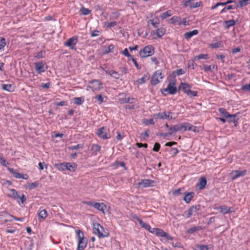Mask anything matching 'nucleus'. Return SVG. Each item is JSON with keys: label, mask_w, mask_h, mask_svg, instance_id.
Instances as JSON below:
<instances>
[{"label": "nucleus", "mask_w": 250, "mask_h": 250, "mask_svg": "<svg viewBox=\"0 0 250 250\" xmlns=\"http://www.w3.org/2000/svg\"><path fill=\"white\" fill-rule=\"evenodd\" d=\"M76 233L78 238L77 248L81 250H84L87 245V239L84 237L83 232L81 230H76Z\"/></svg>", "instance_id": "nucleus-1"}, {"label": "nucleus", "mask_w": 250, "mask_h": 250, "mask_svg": "<svg viewBox=\"0 0 250 250\" xmlns=\"http://www.w3.org/2000/svg\"><path fill=\"white\" fill-rule=\"evenodd\" d=\"M103 87V83L100 80L94 79L88 82L86 90H91L93 92L99 91Z\"/></svg>", "instance_id": "nucleus-2"}, {"label": "nucleus", "mask_w": 250, "mask_h": 250, "mask_svg": "<svg viewBox=\"0 0 250 250\" xmlns=\"http://www.w3.org/2000/svg\"><path fill=\"white\" fill-rule=\"evenodd\" d=\"M93 232L99 238L107 237L109 233L107 229H104L99 223H95L93 225Z\"/></svg>", "instance_id": "nucleus-3"}, {"label": "nucleus", "mask_w": 250, "mask_h": 250, "mask_svg": "<svg viewBox=\"0 0 250 250\" xmlns=\"http://www.w3.org/2000/svg\"><path fill=\"white\" fill-rule=\"evenodd\" d=\"M155 49L152 45H148L141 49L139 52L141 58H147L151 57L154 54Z\"/></svg>", "instance_id": "nucleus-4"}, {"label": "nucleus", "mask_w": 250, "mask_h": 250, "mask_svg": "<svg viewBox=\"0 0 250 250\" xmlns=\"http://www.w3.org/2000/svg\"><path fill=\"white\" fill-rule=\"evenodd\" d=\"M82 203L84 205L93 207L97 210L102 212L103 213H105L106 206L104 203H95L92 201H83L82 202Z\"/></svg>", "instance_id": "nucleus-5"}, {"label": "nucleus", "mask_w": 250, "mask_h": 250, "mask_svg": "<svg viewBox=\"0 0 250 250\" xmlns=\"http://www.w3.org/2000/svg\"><path fill=\"white\" fill-rule=\"evenodd\" d=\"M8 192L7 196L16 200L18 202L20 201L22 204H23L25 201V196L24 194H22L21 196H20L16 190L14 189H9Z\"/></svg>", "instance_id": "nucleus-6"}, {"label": "nucleus", "mask_w": 250, "mask_h": 250, "mask_svg": "<svg viewBox=\"0 0 250 250\" xmlns=\"http://www.w3.org/2000/svg\"><path fill=\"white\" fill-rule=\"evenodd\" d=\"M78 42V37L74 36L67 39V40L64 43V45L66 47H68L71 50H76V45Z\"/></svg>", "instance_id": "nucleus-7"}, {"label": "nucleus", "mask_w": 250, "mask_h": 250, "mask_svg": "<svg viewBox=\"0 0 250 250\" xmlns=\"http://www.w3.org/2000/svg\"><path fill=\"white\" fill-rule=\"evenodd\" d=\"M163 77L162 71L161 70H158L152 76L151 83L154 85L157 84L162 81Z\"/></svg>", "instance_id": "nucleus-8"}, {"label": "nucleus", "mask_w": 250, "mask_h": 250, "mask_svg": "<svg viewBox=\"0 0 250 250\" xmlns=\"http://www.w3.org/2000/svg\"><path fill=\"white\" fill-rule=\"evenodd\" d=\"M152 233L155 234L157 236L164 237L169 240H172L173 238L168 233L165 232L162 229L159 228H153L151 231Z\"/></svg>", "instance_id": "nucleus-9"}, {"label": "nucleus", "mask_w": 250, "mask_h": 250, "mask_svg": "<svg viewBox=\"0 0 250 250\" xmlns=\"http://www.w3.org/2000/svg\"><path fill=\"white\" fill-rule=\"evenodd\" d=\"M177 89L175 86V83L174 82L170 83L167 87L162 90V93L163 94L166 95L167 94H174L176 93Z\"/></svg>", "instance_id": "nucleus-10"}, {"label": "nucleus", "mask_w": 250, "mask_h": 250, "mask_svg": "<svg viewBox=\"0 0 250 250\" xmlns=\"http://www.w3.org/2000/svg\"><path fill=\"white\" fill-rule=\"evenodd\" d=\"M180 131H185L187 130H192L194 132L196 131L197 127L192 125L188 123H183L179 124Z\"/></svg>", "instance_id": "nucleus-11"}, {"label": "nucleus", "mask_w": 250, "mask_h": 250, "mask_svg": "<svg viewBox=\"0 0 250 250\" xmlns=\"http://www.w3.org/2000/svg\"><path fill=\"white\" fill-rule=\"evenodd\" d=\"M154 183L155 181L153 180L148 179H144L140 180V181L138 183V186L139 187L145 188L152 187L154 186Z\"/></svg>", "instance_id": "nucleus-12"}, {"label": "nucleus", "mask_w": 250, "mask_h": 250, "mask_svg": "<svg viewBox=\"0 0 250 250\" xmlns=\"http://www.w3.org/2000/svg\"><path fill=\"white\" fill-rule=\"evenodd\" d=\"M106 127L103 126L99 128L97 132V135L103 139H107L110 138V135L107 133Z\"/></svg>", "instance_id": "nucleus-13"}, {"label": "nucleus", "mask_w": 250, "mask_h": 250, "mask_svg": "<svg viewBox=\"0 0 250 250\" xmlns=\"http://www.w3.org/2000/svg\"><path fill=\"white\" fill-rule=\"evenodd\" d=\"M194 0H187L186 1H183V2L184 7L189 6L191 9H193L199 7L202 5V2L199 1L194 2Z\"/></svg>", "instance_id": "nucleus-14"}, {"label": "nucleus", "mask_w": 250, "mask_h": 250, "mask_svg": "<svg viewBox=\"0 0 250 250\" xmlns=\"http://www.w3.org/2000/svg\"><path fill=\"white\" fill-rule=\"evenodd\" d=\"M35 67L36 71L39 73L44 72L47 69V66L45 62H39L35 63Z\"/></svg>", "instance_id": "nucleus-15"}, {"label": "nucleus", "mask_w": 250, "mask_h": 250, "mask_svg": "<svg viewBox=\"0 0 250 250\" xmlns=\"http://www.w3.org/2000/svg\"><path fill=\"white\" fill-rule=\"evenodd\" d=\"M216 210H219L220 212L223 214H226L229 212L234 211L233 208L231 207H228L226 206H221L214 208Z\"/></svg>", "instance_id": "nucleus-16"}, {"label": "nucleus", "mask_w": 250, "mask_h": 250, "mask_svg": "<svg viewBox=\"0 0 250 250\" xmlns=\"http://www.w3.org/2000/svg\"><path fill=\"white\" fill-rule=\"evenodd\" d=\"M134 218L139 223V224L141 226V227L144 229H145L146 230H148L149 232L151 233V231L152 230V229H151L150 226L147 224L145 223L142 219L139 218L138 216H135L134 217Z\"/></svg>", "instance_id": "nucleus-17"}, {"label": "nucleus", "mask_w": 250, "mask_h": 250, "mask_svg": "<svg viewBox=\"0 0 250 250\" xmlns=\"http://www.w3.org/2000/svg\"><path fill=\"white\" fill-rule=\"evenodd\" d=\"M219 113L221 115L225 118L230 119L231 118H235L236 116V114H229L225 108H220L218 109Z\"/></svg>", "instance_id": "nucleus-18"}, {"label": "nucleus", "mask_w": 250, "mask_h": 250, "mask_svg": "<svg viewBox=\"0 0 250 250\" xmlns=\"http://www.w3.org/2000/svg\"><path fill=\"white\" fill-rule=\"evenodd\" d=\"M246 170H244L243 171H240L237 170H233L232 171L231 173L232 174L234 173L235 175L232 177L231 179L232 180H234L239 177L244 176V175H246Z\"/></svg>", "instance_id": "nucleus-19"}, {"label": "nucleus", "mask_w": 250, "mask_h": 250, "mask_svg": "<svg viewBox=\"0 0 250 250\" xmlns=\"http://www.w3.org/2000/svg\"><path fill=\"white\" fill-rule=\"evenodd\" d=\"M207 183V181L206 178L204 177H201L199 180V182L197 185V186L200 189H203Z\"/></svg>", "instance_id": "nucleus-20"}, {"label": "nucleus", "mask_w": 250, "mask_h": 250, "mask_svg": "<svg viewBox=\"0 0 250 250\" xmlns=\"http://www.w3.org/2000/svg\"><path fill=\"white\" fill-rule=\"evenodd\" d=\"M149 78L148 74H145L141 78L138 79L134 82V84L140 85L146 82Z\"/></svg>", "instance_id": "nucleus-21"}, {"label": "nucleus", "mask_w": 250, "mask_h": 250, "mask_svg": "<svg viewBox=\"0 0 250 250\" xmlns=\"http://www.w3.org/2000/svg\"><path fill=\"white\" fill-rule=\"evenodd\" d=\"M198 208L196 206H191L188 210L185 212L186 218H189L192 215L193 213L196 212Z\"/></svg>", "instance_id": "nucleus-22"}, {"label": "nucleus", "mask_w": 250, "mask_h": 250, "mask_svg": "<svg viewBox=\"0 0 250 250\" xmlns=\"http://www.w3.org/2000/svg\"><path fill=\"white\" fill-rule=\"evenodd\" d=\"M198 34V31L197 29L193 30L191 31L186 32L184 34V37L187 40H188L193 36L197 35Z\"/></svg>", "instance_id": "nucleus-23"}, {"label": "nucleus", "mask_w": 250, "mask_h": 250, "mask_svg": "<svg viewBox=\"0 0 250 250\" xmlns=\"http://www.w3.org/2000/svg\"><path fill=\"white\" fill-rule=\"evenodd\" d=\"M194 193L193 192L185 193L183 200L187 203H189L194 197Z\"/></svg>", "instance_id": "nucleus-24"}, {"label": "nucleus", "mask_w": 250, "mask_h": 250, "mask_svg": "<svg viewBox=\"0 0 250 250\" xmlns=\"http://www.w3.org/2000/svg\"><path fill=\"white\" fill-rule=\"evenodd\" d=\"M77 164L75 163H70L66 162V170L71 172H74L77 169Z\"/></svg>", "instance_id": "nucleus-25"}, {"label": "nucleus", "mask_w": 250, "mask_h": 250, "mask_svg": "<svg viewBox=\"0 0 250 250\" xmlns=\"http://www.w3.org/2000/svg\"><path fill=\"white\" fill-rule=\"evenodd\" d=\"M163 114V119H175L176 117H173L174 115L172 112L167 111V112H162Z\"/></svg>", "instance_id": "nucleus-26"}, {"label": "nucleus", "mask_w": 250, "mask_h": 250, "mask_svg": "<svg viewBox=\"0 0 250 250\" xmlns=\"http://www.w3.org/2000/svg\"><path fill=\"white\" fill-rule=\"evenodd\" d=\"M105 73L116 79H118L120 77V74L114 70H106Z\"/></svg>", "instance_id": "nucleus-27"}, {"label": "nucleus", "mask_w": 250, "mask_h": 250, "mask_svg": "<svg viewBox=\"0 0 250 250\" xmlns=\"http://www.w3.org/2000/svg\"><path fill=\"white\" fill-rule=\"evenodd\" d=\"M180 87L183 91V92L187 94L191 89L190 85L187 83H182Z\"/></svg>", "instance_id": "nucleus-28"}, {"label": "nucleus", "mask_w": 250, "mask_h": 250, "mask_svg": "<svg viewBox=\"0 0 250 250\" xmlns=\"http://www.w3.org/2000/svg\"><path fill=\"white\" fill-rule=\"evenodd\" d=\"M169 131L170 132L168 133V134L170 135H171L173 133L180 131V128L179 127V124L175 125L172 126H171L170 128H169ZM167 135V134H166L164 136H166Z\"/></svg>", "instance_id": "nucleus-29"}, {"label": "nucleus", "mask_w": 250, "mask_h": 250, "mask_svg": "<svg viewBox=\"0 0 250 250\" xmlns=\"http://www.w3.org/2000/svg\"><path fill=\"white\" fill-rule=\"evenodd\" d=\"M54 167L59 171H64L66 170V162L55 164L54 165Z\"/></svg>", "instance_id": "nucleus-30"}, {"label": "nucleus", "mask_w": 250, "mask_h": 250, "mask_svg": "<svg viewBox=\"0 0 250 250\" xmlns=\"http://www.w3.org/2000/svg\"><path fill=\"white\" fill-rule=\"evenodd\" d=\"M235 24L236 21L233 20L226 21L223 23V25L226 29H229L231 26H234Z\"/></svg>", "instance_id": "nucleus-31"}, {"label": "nucleus", "mask_w": 250, "mask_h": 250, "mask_svg": "<svg viewBox=\"0 0 250 250\" xmlns=\"http://www.w3.org/2000/svg\"><path fill=\"white\" fill-rule=\"evenodd\" d=\"M7 170L12 174L14 175V176L17 179H20L21 173L17 172L14 168L7 167Z\"/></svg>", "instance_id": "nucleus-32"}, {"label": "nucleus", "mask_w": 250, "mask_h": 250, "mask_svg": "<svg viewBox=\"0 0 250 250\" xmlns=\"http://www.w3.org/2000/svg\"><path fill=\"white\" fill-rule=\"evenodd\" d=\"M166 30L165 28L163 27L159 28L156 31V34L158 37L161 38L163 37L166 33Z\"/></svg>", "instance_id": "nucleus-33"}, {"label": "nucleus", "mask_w": 250, "mask_h": 250, "mask_svg": "<svg viewBox=\"0 0 250 250\" xmlns=\"http://www.w3.org/2000/svg\"><path fill=\"white\" fill-rule=\"evenodd\" d=\"M101 147L96 144H94L91 146V150L93 152L94 155H97V153L100 151Z\"/></svg>", "instance_id": "nucleus-34"}, {"label": "nucleus", "mask_w": 250, "mask_h": 250, "mask_svg": "<svg viewBox=\"0 0 250 250\" xmlns=\"http://www.w3.org/2000/svg\"><path fill=\"white\" fill-rule=\"evenodd\" d=\"M47 216V212L45 209L41 210L38 213V217L39 219L42 220L45 219Z\"/></svg>", "instance_id": "nucleus-35"}, {"label": "nucleus", "mask_w": 250, "mask_h": 250, "mask_svg": "<svg viewBox=\"0 0 250 250\" xmlns=\"http://www.w3.org/2000/svg\"><path fill=\"white\" fill-rule=\"evenodd\" d=\"M2 89L9 91L12 92L13 91V87L10 84H4L2 85Z\"/></svg>", "instance_id": "nucleus-36"}, {"label": "nucleus", "mask_w": 250, "mask_h": 250, "mask_svg": "<svg viewBox=\"0 0 250 250\" xmlns=\"http://www.w3.org/2000/svg\"><path fill=\"white\" fill-rule=\"evenodd\" d=\"M80 12H81V14L83 15H88L89 14H90L91 12V10L88 9V8H86L85 7H82L81 9H80Z\"/></svg>", "instance_id": "nucleus-37"}, {"label": "nucleus", "mask_w": 250, "mask_h": 250, "mask_svg": "<svg viewBox=\"0 0 250 250\" xmlns=\"http://www.w3.org/2000/svg\"><path fill=\"white\" fill-rule=\"evenodd\" d=\"M143 123L146 125H153L155 124V122L153 119H145L143 120Z\"/></svg>", "instance_id": "nucleus-38"}, {"label": "nucleus", "mask_w": 250, "mask_h": 250, "mask_svg": "<svg viewBox=\"0 0 250 250\" xmlns=\"http://www.w3.org/2000/svg\"><path fill=\"white\" fill-rule=\"evenodd\" d=\"M172 15V12L171 10H168L166 12L163 13L160 16V17L163 19H165L168 17H170Z\"/></svg>", "instance_id": "nucleus-39"}, {"label": "nucleus", "mask_w": 250, "mask_h": 250, "mask_svg": "<svg viewBox=\"0 0 250 250\" xmlns=\"http://www.w3.org/2000/svg\"><path fill=\"white\" fill-rule=\"evenodd\" d=\"M74 103L77 105H81L84 102V99L82 97H76L74 98Z\"/></svg>", "instance_id": "nucleus-40"}, {"label": "nucleus", "mask_w": 250, "mask_h": 250, "mask_svg": "<svg viewBox=\"0 0 250 250\" xmlns=\"http://www.w3.org/2000/svg\"><path fill=\"white\" fill-rule=\"evenodd\" d=\"M209 46L212 48H220L222 46V43L221 42H218L215 43H210Z\"/></svg>", "instance_id": "nucleus-41"}, {"label": "nucleus", "mask_w": 250, "mask_h": 250, "mask_svg": "<svg viewBox=\"0 0 250 250\" xmlns=\"http://www.w3.org/2000/svg\"><path fill=\"white\" fill-rule=\"evenodd\" d=\"M202 229L201 227H193L191 228L188 230V232L189 233H193L194 232L201 230Z\"/></svg>", "instance_id": "nucleus-42"}, {"label": "nucleus", "mask_w": 250, "mask_h": 250, "mask_svg": "<svg viewBox=\"0 0 250 250\" xmlns=\"http://www.w3.org/2000/svg\"><path fill=\"white\" fill-rule=\"evenodd\" d=\"M208 59V55L207 54H200L198 56L195 57V60H200V59Z\"/></svg>", "instance_id": "nucleus-43"}, {"label": "nucleus", "mask_w": 250, "mask_h": 250, "mask_svg": "<svg viewBox=\"0 0 250 250\" xmlns=\"http://www.w3.org/2000/svg\"><path fill=\"white\" fill-rule=\"evenodd\" d=\"M180 17L177 16H173L170 18V21L172 24H175L176 22L179 21L180 20Z\"/></svg>", "instance_id": "nucleus-44"}, {"label": "nucleus", "mask_w": 250, "mask_h": 250, "mask_svg": "<svg viewBox=\"0 0 250 250\" xmlns=\"http://www.w3.org/2000/svg\"><path fill=\"white\" fill-rule=\"evenodd\" d=\"M151 23L155 28H157L159 24V21L158 19H153L150 20Z\"/></svg>", "instance_id": "nucleus-45"}, {"label": "nucleus", "mask_w": 250, "mask_h": 250, "mask_svg": "<svg viewBox=\"0 0 250 250\" xmlns=\"http://www.w3.org/2000/svg\"><path fill=\"white\" fill-rule=\"evenodd\" d=\"M0 164L1 166L6 167L7 165H8L9 163H7L5 160H4L3 158L2 154L0 153Z\"/></svg>", "instance_id": "nucleus-46"}, {"label": "nucleus", "mask_w": 250, "mask_h": 250, "mask_svg": "<svg viewBox=\"0 0 250 250\" xmlns=\"http://www.w3.org/2000/svg\"><path fill=\"white\" fill-rule=\"evenodd\" d=\"M179 150L177 148L173 147L170 149L169 153L172 156L174 157L176 156Z\"/></svg>", "instance_id": "nucleus-47"}, {"label": "nucleus", "mask_w": 250, "mask_h": 250, "mask_svg": "<svg viewBox=\"0 0 250 250\" xmlns=\"http://www.w3.org/2000/svg\"><path fill=\"white\" fill-rule=\"evenodd\" d=\"M95 99L99 102V104H101L104 102V98L101 94L96 96Z\"/></svg>", "instance_id": "nucleus-48"}, {"label": "nucleus", "mask_w": 250, "mask_h": 250, "mask_svg": "<svg viewBox=\"0 0 250 250\" xmlns=\"http://www.w3.org/2000/svg\"><path fill=\"white\" fill-rule=\"evenodd\" d=\"M118 24V22L116 21H114L112 22H109L105 23V25L107 27H113L116 26Z\"/></svg>", "instance_id": "nucleus-49"}, {"label": "nucleus", "mask_w": 250, "mask_h": 250, "mask_svg": "<svg viewBox=\"0 0 250 250\" xmlns=\"http://www.w3.org/2000/svg\"><path fill=\"white\" fill-rule=\"evenodd\" d=\"M82 147H83V145H82L81 144H78L76 146H71L68 147V149H69V150H73L79 149L80 148H82Z\"/></svg>", "instance_id": "nucleus-50"}, {"label": "nucleus", "mask_w": 250, "mask_h": 250, "mask_svg": "<svg viewBox=\"0 0 250 250\" xmlns=\"http://www.w3.org/2000/svg\"><path fill=\"white\" fill-rule=\"evenodd\" d=\"M235 8L233 5H228L227 7H224L220 12V13L226 12L227 10L234 9Z\"/></svg>", "instance_id": "nucleus-51"}, {"label": "nucleus", "mask_w": 250, "mask_h": 250, "mask_svg": "<svg viewBox=\"0 0 250 250\" xmlns=\"http://www.w3.org/2000/svg\"><path fill=\"white\" fill-rule=\"evenodd\" d=\"M184 189V188H179L176 189H175L172 191V194L173 195H177L181 194V191Z\"/></svg>", "instance_id": "nucleus-52"}, {"label": "nucleus", "mask_w": 250, "mask_h": 250, "mask_svg": "<svg viewBox=\"0 0 250 250\" xmlns=\"http://www.w3.org/2000/svg\"><path fill=\"white\" fill-rule=\"evenodd\" d=\"M6 45L5 39L3 38L0 39V50L4 47Z\"/></svg>", "instance_id": "nucleus-53"}, {"label": "nucleus", "mask_w": 250, "mask_h": 250, "mask_svg": "<svg viewBox=\"0 0 250 250\" xmlns=\"http://www.w3.org/2000/svg\"><path fill=\"white\" fill-rule=\"evenodd\" d=\"M114 48H115V47L113 44H110L108 46L107 49L106 50L105 53L107 54L110 52H112L113 51Z\"/></svg>", "instance_id": "nucleus-54"}, {"label": "nucleus", "mask_w": 250, "mask_h": 250, "mask_svg": "<svg viewBox=\"0 0 250 250\" xmlns=\"http://www.w3.org/2000/svg\"><path fill=\"white\" fill-rule=\"evenodd\" d=\"M122 54L128 58L132 57L128 52L127 48H125L123 51L121 52Z\"/></svg>", "instance_id": "nucleus-55"}, {"label": "nucleus", "mask_w": 250, "mask_h": 250, "mask_svg": "<svg viewBox=\"0 0 250 250\" xmlns=\"http://www.w3.org/2000/svg\"><path fill=\"white\" fill-rule=\"evenodd\" d=\"M45 52L44 51H41L37 53L35 57L38 59L42 58L45 55Z\"/></svg>", "instance_id": "nucleus-56"}, {"label": "nucleus", "mask_w": 250, "mask_h": 250, "mask_svg": "<svg viewBox=\"0 0 250 250\" xmlns=\"http://www.w3.org/2000/svg\"><path fill=\"white\" fill-rule=\"evenodd\" d=\"M187 95L191 97H195L197 95V92L196 91H191L190 89L188 92L187 93Z\"/></svg>", "instance_id": "nucleus-57"}, {"label": "nucleus", "mask_w": 250, "mask_h": 250, "mask_svg": "<svg viewBox=\"0 0 250 250\" xmlns=\"http://www.w3.org/2000/svg\"><path fill=\"white\" fill-rule=\"evenodd\" d=\"M160 147L161 146L160 144L158 143H156L154 145L153 150L155 152H158L159 150H160Z\"/></svg>", "instance_id": "nucleus-58"}, {"label": "nucleus", "mask_w": 250, "mask_h": 250, "mask_svg": "<svg viewBox=\"0 0 250 250\" xmlns=\"http://www.w3.org/2000/svg\"><path fill=\"white\" fill-rule=\"evenodd\" d=\"M214 66V65L212 66L211 65H204L203 66V69L206 72L209 71H210L212 68H213Z\"/></svg>", "instance_id": "nucleus-59"}, {"label": "nucleus", "mask_w": 250, "mask_h": 250, "mask_svg": "<svg viewBox=\"0 0 250 250\" xmlns=\"http://www.w3.org/2000/svg\"><path fill=\"white\" fill-rule=\"evenodd\" d=\"M185 73L186 71L183 69H179L175 71L176 74L178 76L184 74Z\"/></svg>", "instance_id": "nucleus-60"}, {"label": "nucleus", "mask_w": 250, "mask_h": 250, "mask_svg": "<svg viewBox=\"0 0 250 250\" xmlns=\"http://www.w3.org/2000/svg\"><path fill=\"white\" fill-rule=\"evenodd\" d=\"M242 89L244 91H250V83L243 85L242 87Z\"/></svg>", "instance_id": "nucleus-61"}, {"label": "nucleus", "mask_w": 250, "mask_h": 250, "mask_svg": "<svg viewBox=\"0 0 250 250\" xmlns=\"http://www.w3.org/2000/svg\"><path fill=\"white\" fill-rule=\"evenodd\" d=\"M131 60H132L133 63H134V64L135 65V67H136V68L137 69H138V70L140 69H141V67L138 64V63L137 62L136 60L134 58H133V57H131Z\"/></svg>", "instance_id": "nucleus-62"}, {"label": "nucleus", "mask_w": 250, "mask_h": 250, "mask_svg": "<svg viewBox=\"0 0 250 250\" xmlns=\"http://www.w3.org/2000/svg\"><path fill=\"white\" fill-rule=\"evenodd\" d=\"M178 24L179 26H181L182 25H185V26L187 25L188 24L187 23V21L186 18H184V19H183V20L182 21L179 22Z\"/></svg>", "instance_id": "nucleus-63"}, {"label": "nucleus", "mask_w": 250, "mask_h": 250, "mask_svg": "<svg viewBox=\"0 0 250 250\" xmlns=\"http://www.w3.org/2000/svg\"><path fill=\"white\" fill-rule=\"evenodd\" d=\"M41 86L42 88L48 89L50 86V83H43L42 84Z\"/></svg>", "instance_id": "nucleus-64"}]
</instances>
